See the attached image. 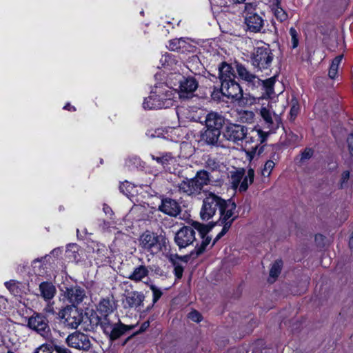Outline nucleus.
<instances>
[{"mask_svg": "<svg viewBox=\"0 0 353 353\" xmlns=\"http://www.w3.org/2000/svg\"><path fill=\"white\" fill-rule=\"evenodd\" d=\"M151 159L155 161L158 164L161 165L162 163V153H159L157 154H150Z\"/></svg>", "mask_w": 353, "mask_h": 353, "instance_id": "obj_56", "label": "nucleus"}, {"mask_svg": "<svg viewBox=\"0 0 353 353\" xmlns=\"http://www.w3.org/2000/svg\"><path fill=\"white\" fill-rule=\"evenodd\" d=\"M349 245L351 248H353V233L352 234L350 240H349Z\"/></svg>", "mask_w": 353, "mask_h": 353, "instance_id": "obj_64", "label": "nucleus"}, {"mask_svg": "<svg viewBox=\"0 0 353 353\" xmlns=\"http://www.w3.org/2000/svg\"><path fill=\"white\" fill-rule=\"evenodd\" d=\"M159 210L169 216H176L180 214L181 207L174 199L162 197Z\"/></svg>", "mask_w": 353, "mask_h": 353, "instance_id": "obj_21", "label": "nucleus"}, {"mask_svg": "<svg viewBox=\"0 0 353 353\" xmlns=\"http://www.w3.org/2000/svg\"><path fill=\"white\" fill-rule=\"evenodd\" d=\"M170 261L174 265V272L176 277L177 279L181 278L183 272V268L181 265L179 264L181 258L178 256H172L170 257Z\"/></svg>", "mask_w": 353, "mask_h": 353, "instance_id": "obj_40", "label": "nucleus"}, {"mask_svg": "<svg viewBox=\"0 0 353 353\" xmlns=\"http://www.w3.org/2000/svg\"><path fill=\"white\" fill-rule=\"evenodd\" d=\"M195 239V231L191 226L181 228L174 236L175 243L180 248L191 245Z\"/></svg>", "mask_w": 353, "mask_h": 353, "instance_id": "obj_17", "label": "nucleus"}, {"mask_svg": "<svg viewBox=\"0 0 353 353\" xmlns=\"http://www.w3.org/2000/svg\"><path fill=\"white\" fill-rule=\"evenodd\" d=\"M273 59L272 50L269 46L265 44L254 48L250 56L252 66L261 72L270 68Z\"/></svg>", "mask_w": 353, "mask_h": 353, "instance_id": "obj_7", "label": "nucleus"}, {"mask_svg": "<svg viewBox=\"0 0 353 353\" xmlns=\"http://www.w3.org/2000/svg\"><path fill=\"white\" fill-rule=\"evenodd\" d=\"M28 326L46 339L51 338L50 329L46 317L35 313L28 319Z\"/></svg>", "mask_w": 353, "mask_h": 353, "instance_id": "obj_10", "label": "nucleus"}, {"mask_svg": "<svg viewBox=\"0 0 353 353\" xmlns=\"http://www.w3.org/2000/svg\"><path fill=\"white\" fill-rule=\"evenodd\" d=\"M246 130L247 128L243 125L230 123L226 126L223 136L227 140L238 143L239 141H243L246 134Z\"/></svg>", "mask_w": 353, "mask_h": 353, "instance_id": "obj_20", "label": "nucleus"}, {"mask_svg": "<svg viewBox=\"0 0 353 353\" xmlns=\"http://www.w3.org/2000/svg\"><path fill=\"white\" fill-rule=\"evenodd\" d=\"M166 48L181 54L193 53L196 50V43L188 37L175 38L168 41Z\"/></svg>", "mask_w": 353, "mask_h": 353, "instance_id": "obj_11", "label": "nucleus"}, {"mask_svg": "<svg viewBox=\"0 0 353 353\" xmlns=\"http://www.w3.org/2000/svg\"><path fill=\"white\" fill-rule=\"evenodd\" d=\"M196 229L199 232V234L202 238V242L199 247L197 248V254L202 253L206 248V247L210 244L211 241V237L206 236L207 228L205 225L201 224H198V227Z\"/></svg>", "mask_w": 353, "mask_h": 353, "instance_id": "obj_32", "label": "nucleus"}, {"mask_svg": "<svg viewBox=\"0 0 353 353\" xmlns=\"http://www.w3.org/2000/svg\"><path fill=\"white\" fill-rule=\"evenodd\" d=\"M63 109L69 110V111H75L76 108L71 105L70 103H67L64 107Z\"/></svg>", "mask_w": 353, "mask_h": 353, "instance_id": "obj_63", "label": "nucleus"}, {"mask_svg": "<svg viewBox=\"0 0 353 353\" xmlns=\"http://www.w3.org/2000/svg\"><path fill=\"white\" fill-rule=\"evenodd\" d=\"M152 294H153V302L156 303L161 296L162 292L160 289H159L154 285H150V286Z\"/></svg>", "mask_w": 353, "mask_h": 353, "instance_id": "obj_48", "label": "nucleus"}, {"mask_svg": "<svg viewBox=\"0 0 353 353\" xmlns=\"http://www.w3.org/2000/svg\"><path fill=\"white\" fill-rule=\"evenodd\" d=\"M162 159L161 166L163 168L170 173H175L176 172L175 168L176 160L171 153H162Z\"/></svg>", "mask_w": 353, "mask_h": 353, "instance_id": "obj_28", "label": "nucleus"}, {"mask_svg": "<svg viewBox=\"0 0 353 353\" xmlns=\"http://www.w3.org/2000/svg\"><path fill=\"white\" fill-rule=\"evenodd\" d=\"M182 70H180L179 72L176 70H173V72H170L167 76V81L165 83V84H168L171 88H174V86H176L177 84H179V82H177V74H182Z\"/></svg>", "mask_w": 353, "mask_h": 353, "instance_id": "obj_42", "label": "nucleus"}, {"mask_svg": "<svg viewBox=\"0 0 353 353\" xmlns=\"http://www.w3.org/2000/svg\"><path fill=\"white\" fill-rule=\"evenodd\" d=\"M261 115L265 121L266 128L269 130V133L274 132L279 128L281 119L278 114L274 113L272 106L262 107Z\"/></svg>", "mask_w": 353, "mask_h": 353, "instance_id": "obj_16", "label": "nucleus"}, {"mask_svg": "<svg viewBox=\"0 0 353 353\" xmlns=\"http://www.w3.org/2000/svg\"><path fill=\"white\" fill-rule=\"evenodd\" d=\"M282 268V261L281 260L276 261L272 265L270 271L269 282L272 283L279 275Z\"/></svg>", "mask_w": 353, "mask_h": 353, "instance_id": "obj_39", "label": "nucleus"}, {"mask_svg": "<svg viewBox=\"0 0 353 353\" xmlns=\"http://www.w3.org/2000/svg\"><path fill=\"white\" fill-rule=\"evenodd\" d=\"M313 154L312 150L306 148L301 154V160L304 161L310 159Z\"/></svg>", "mask_w": 353, "mask_h": 353, "instance_id": "obj_53", "label": "nucleus"}, {"mask_svg": "<svg viewBox=\"0 0 353 353\" xmlns=\"http://www.w3.org/2000/svg\"><path fill=\"white\" fill-rule=\"evenodd\" d=\"M220 94H221V90H219L214 89L212 93V97L213 99H219Z\"/></svg>", "mask_w": 353, "mask_h": 353, "instance_id": "obj_61", "label": "nucleus"}, {"mask_svg": "<svg viewBox=\"0 0 353 353\" xmlns=\"http://www.w3.org/2000/svg\"><path fill=\"white\" fill-rule=\"evenodd\" d=\"M290 34L291 36L292 46L296 48L299 45L298 32L294 28L290 29Z\"/></svg>", "mask_w": 353, "mask_h": 353, "instance_id": "obj_47", "label": "nucleus"}, {"mask_svg": "<svg viewBox=\"0 0 353 353\" xmlns=\"http://www.w3.org/2000/svg\"><path fill=\"white\" fill-rule=\"evenodd\" d=\"M221 131L207 129L201 135V141L210 147H219Z\"/></svg>", "mask_w": 353, "mask_h": 353, "instance_id": "obj_23", "label": "nucleus"}, {"mask_svg": "<svg viewBox=\"0 0 353 353\" xmlns=\"http://www.w3.org/2000/svg\"><path fill=\"white\" fill-rule=\"evenodd\" d=\"M342 54L336 56L331 63L328 71V76L331 79H335L337 77L339 65L343 60Z\"/></svg>", "mask_w": 353, "mask_h": 353, "instance_id": "obj_36", "label": "nucleus"}, {"mask_svg": "<svg viewBox=\"0 0 353 353\" xmlns=\"http://www.w3.org/2000/svg\"><path fill=\"white\" fill-rule=\"evenodd\" d=\"M210 181L209 174L205 170L197 172L196 176L192 179H185L179 183L176 188L180 193L187 196H196L199 195L203 187Z\"/></svg>", "mask_w": 353, "mask_h": 353, "instance_id": "obj_4", "label": "nucleus"}, {"mask_svg": "<svg viewBox=\"0 0 353 353\" xmlns=\"http://www.w3.org/2000/svg\"><path fill=\"white\" fill-rule=\"evenodd\" d=\"M274 166L275 163L272 160L267 161L261 170L262 176L264 177H269Z\"/></svg>", "mask_w": 353, "mask_h": 353, "instance_id": "obj_46", "label": "nucleus"}, {"mask_svg": "<svg viewBox=\"0 0 353 353\" xmlns=\"http://www.w3.org/2000/svg\"><path fill=\"white\" fill-rule=\"evenodd\" d=\"M52 347L43 344L37 349L34 353H52Z\"/></svg>", "mask_w": 353, "mask_h": 353, "instance_id": "obj_52", "label": "nucleus"}, {"mask_svg": "<svg viewBox=\"0 0 353 353\" xmlns=\"http://www.w3.org/2000/svg\"><path fill=\"white\" fill-rule=\"evenodd\" d=\"M160 239L156 234L146 231L140 236V245L151 253H157L161 250Z\"/></svg>", "mask_w": 353, "mask_h": 353, "instance_id": "obj_14", "label": "nucleus"}, {"mask_svg": "<svg viewBox=\"0 0 353 353\" xmlns=\"http://www.w3.org/2000/svg\"><path fill=\"white\" fill-rule=\"evenodd\" d=\"M49 254H46V256L34 259L32 263V266L34 270V274L42 276L46 273V263L47 261V259L49 258Z\"/></svg>", "mask_w": 353, "mask_h": 353, "instance_id": "obj_31", "label": "nucleus"}, {"mask_svg": "<svg viewBox=\"0 0 353 353\" xmlns=\"http://www.w3.org/2000/svg\"><path fill=\"white\" fill-rule=\"evenodd\" d=\"M188 318L190 320L197 323L201 321V315L196 310L190 312L188 314Z\"/></svg>", "mask_w": 353, "mask_h": 353, "instance_id": "obj_51", "label": "nucleus"}, {"mask_svg": "<svg viewBox=\"0 0 353 353\" xmlns=\"http://www.w3.org/2000/svg\"><path fill=\"white\" fill-rule=\"evenodd\" d=\"M94 259L97 264H103L108 262V250L101 245L94 252Z\"/></svg>", "mask_w": 353, "mask_h": 353, "instance_id": "obj_33", "label": "nucleus"}, {"mask_svg": "<svg viewBox=\"0 0 353 353\" xmlns=\"http://www.w3.org/2000/svg\"><path fill=\"white\" fill-rule=\"evenodd\" d=\"M121 192H122L126 196H132L134 194L133 190L135 188L134 184L125 181L122 183L119 187Z\"/></svg>", "mask_w": 353, "mask_h": 353, "instance_id": "obj_45", "label": "nucleus"}, {"mask_svg": "<svg viewBox=\"0 0 353 353\" xmlns=\"http://www.w3.org/2000/svg\"><path fill=\"white\" fill-rule=\"evenodd\" d=\"M254 114L252 111H244L241 115V119L246 123H252L254 120Z\"/></svg>", "mask_w": 353, "mask_h": 353, "instance_id": "obj_49", "label": "nucleus"}, {"mask_svg": "<svg viewBox=\"0 0 353 353\" xmlns=\"http://www.w3.org/2000/svg\"><path fill=\"white\" fill-rule=\"evenodd\" d=\"M243 171H236L231 175V184L234 190H239L241 181L243 178Z\"/></svg>", "mask_w": 353, "mask_h": 353, "instance_id": "obj_41", "label": "nucleus"}, {"mask_svg": "<svg viewBox=\"0 0 353 353\" xmlns=\"http://www.w3.org/2000/svg\"><path fill=\"white\" fill-rule=\"evenodd\" d=\"M7 303V299L3 296H0V310L6 309Z\"/></svg>", "mask_w": 353, "mask_h": 353, "instance_id": "obj_58", "label": "nucleus"}, {"mask_svg": "<svg viewBox=\"0 0 353 353\" xmlns=\"http://www.w3.org/2000/svg\"><path fill=\"white\" fill-rule=\"evenodd\" d=\"M116 309V305L112 298L102 299L97 306V311L100 314L99 317L111 315Z\"/></svg>", "mask_w": 353, "mask_h": 353, "instance_id": "obj_25", "label": "nucleus"}, {"mask_svg": "<svg viewBox=\"0 0 353 353\" xmlns=\"http://www.w3.org/2000/svg\"><path fill=\"white\" fill-rule=\"evenodd\" d=\"M61 322L65 327L76 329L83 321V314L74 306H67L59 312Z\"/></svg>", "mask_w": 353, "mask_h": 353, "instance_id": "obj_9", "label": "nucleus"}, {"mask_svg": "<svg viewBox=\"0 0 353 353\" xmlns=\"http://www.w3.org/2000/svg\"><path fill=\"white\" fill-rule=\"evenodd\" d=\"M5 286L6 288L14 296H17L19 294V283H18L15 280H10L9 281L5 282Z\"/></svg>", "mask_w": 353, "mask_h": 353, "instance_id": "obj_44", "label": "nucleus"}, {"mask_svg": "<svg viewBox=\"0 0 353 353\" xmlns=\"http://www.w3.org/2000/svg\"><path fill=\"white\" fill-rule=\"evenodd\" d=\"M68 346L82 350H88L91 347L89 336L81 332H74L70 334L67 339Z\"/></svg>", "mask_w": 353, "mask_h": 353, "instance_id": "obj_18", "label": "nucleus"}, {"mask_svg": "<svg viewBox=\"0 0 353 353\" xmlns=\"http://www.w3.org/2000/svg\"><path fill=\"white\" fill-rule=\"evenodd\" d=\"M269 132H265L259 128H248L246 134L243 138L245 148L247 154L250 158H253L256 154L259 155L263 151L261 145L265 141Z\"/></svg>", "mask_w": 353, "mask_h": 353, "instance_id": "obj_5", "label": "nucleus"}, {"mask_svg": "<svg viewBox=\"0 0 353 353\" xmlns=\"http://www.w3.org/2000/svg\"><path fill=\"white\" fill-rule=\"evenodd\" d=\"M219 210L220 212L219 225H223L221 231L216 235L213 241V245L224 236L231 227L235 216L234 213L236 210V204L230 199L224 200L219 196L210 193L204 199L200 212L202 220L208 221Z\"/></svg>", "mask_w": 353, "mask_h": 353, "instance_id": "obj_1", "label": "nucleus"}, {"mask_svg": "<svg viewBox=\"0 0 353 353\" xmlns=\"http://www.w3.org/2000/svg\"><path fill=\"white\" fill-rule=\"evenodd\" d=\"M64 298H65L72 306L78 305L83 301L85 294L83 288L79 286H72L66 288L63 291Z\"/></svg>", "mask_w": 353, "mask_h": 353, "instance_id": "obj_22", "label": "nucleus"}, {"mask_svg": "<svg viewBox=\"0 0 353 353\" xmlns=\"http://www.w3.org/2000/svg\"><path fill=\"white\" fill-rule=\"evenodd\" d=\"M61 252L62 250L61 249V248H57L51 251L50 254L49 256L50 257L51 256L54 257H58L61 254Z\"/></svg>", "mask_w": 353, "mask_h": 353, "instance_id": "obj_57", "label": "nucleus"}, {"mask_svg": "<svg viewBox=\"0 0 353 353\" xmlns=\"http://www.w3.org/2000/svg\"><path fill=\"white\" fill-rule=\"evenodd\" d=\"M150 326V322L149 321H145L142 323V325L140 327L139 330L137 333H141L146 330L148 327Z\"/></svg>", "mask_w": 353, "mask_h": 353, "instance_id": "obj_60", "label": "nucleus"}, {"mask_svg": "<svg viewBox=\"0 0 353 353\" xmlns=\"http://www.w3.org/2000/svg\"><path fill=\"white\" fill-rule=\"evenodd\" d=\"M176 114L180 123L185 125V123L188 121L202 123L205 112L196 106H181L176 109Z\"/></svg>", "mask_w": 353, "mask_h": 353, "instance_id": "obj_8", "label": "nucleus"}, {"mask_svg": "<svg viewBox=\"0 0 353 353\" xmlns=\"http://www.w3.org/2000/svg\"><path fill=\"white\" fill-rule=\"evenodd\" d=\"M350 178V172L349 171H345L343 172L341 176V188L344 187V184L348 181Z\"/></svg>", "mask_w": 353, "mask_h": 353, "instance_id": "obj_55", "label": "nucleus"}, {"mask_svg": "<svg viewBox=\"0 0 353 353\" xmlns=\"http://www.w3.org/2000/svg\"><path fill=\"white\" fill-rule=\"evenodd\" d=\"M143 301V296L137 292L128 294L125 298V304L130 307H137L140 306Z\"/></svg>", "mask_w": 353, "mask_h": 353, "instance_id": "obj_34", "label": "nucleus"}, {"mask_svg": "<svg viewBox=\"0 0 353 353\" xmlns=\"http://www.w3.org/2000/svg\"><path fill=\"white\" fill-rule=\"evenodd\" d=\"M236 72L239 77L247 82L249 86L261 88L263 99H271L275 95L274 86L276 83V77L261 80L241 64L236 65Z\"/></svg>", "mask_w": 353, "mask_h": 353, "instance_id": "obj_3", "label": "nucleus"}, {"mask_svg": "<svg viewBox=\"0 0 353 353\" xmlns=\"http://www.w3.org/2000/svg\"><path fill=\"white\" fill-rule=\"evenodd\" d=\"M149 270L145 265H139L134 269L128 278L131 281L139 282L148 276Z\"/></svg>", "mask_w": 353, "mask_h": 353, "instance_id": "obj_29", "label": "nucleus"}, {"mask_svg": "<svg viewBox=\"0 0 353 353\" xmlns=\"http://www.w3.org/2000/svg\"><path fill=\"white\" fill-rule=\"evenodd\" d=\"M141 160L137 156H130L125 160V165L129 168H134L141 166Z\"/></svg>", "mask_w": 353, "mask_h": 353, "instance_id": "obj_43", "label": "nucleus"}, {"mask_svg": "<svg viewBox=\"0 0 353 353\" xmlns=\"http://www.w3.org/2000/svg\"><path fill=\"white\" fill-rule=\"evenodd\" d=\"M79 247L76 243H70L67 245L65 251L66 258L72 262H77L79 260Z\"/></svg>", "mask_w": 353, "mask_h": 353, "instance_id": "obj_35", "label": "nucleus"}, {"mask_svg": "<svg viewBox=\"0 0 353 353\" xmlns=\"http://www.w3.org/2000/svg\"><path fill=\"white\" fill-rule=\"evenodd\" d=\"M179 130V128H168L165 130H163V133H161L160 130H158L155 132V136L158 137H161L163 139L170 140L172 141H177L178 140L175 138V136Z\"/></svg>", "mask_w": 353, "mask_h": 353, "instance_id": "obj_38", "label": "nucleus"}, {"mask_svg": "<svg viewBox=\"0 0 353 353\" xmlns=\"http://www.w3.org/2000/svg\"><path fill=\"white\" fill-rule=\"evenodd\" d=\"M221 92V95L233 101H239L243 98V90L235 80L222 83Z\"/></svg>", "mask_w": 353, "mask_h": 353, "instance_id": "obj_15", "label": "nucleus"}, {"mask_svg": "<svg viewBox=\"0 0 353 353\" xmlns=\"http://www.w3.org/2000/svg\"><path fill=\"white\" fill-rule=\"evenodd\" d=\"M298 110H299V108L295 105H293L290 110L291 117H296L297 115Z\"/></svg>", "mask_w": 353, "mask_h": 353, "instance_id": "obj_62", "label": "nucleus"}, {"mask_svg": "<svg viewBox=\"0 0 353 353\" xmlns=\"http://www.w3.org/2000/svg\"><path fill=\"white\" fill-rule=\"evenodd\" d=\"M178 97L176 89L163 82L156 83L150 95L144 98L142 107L144 110H159L172 106Z\"/></svg>", "mask_w": 353, "mask_h": 353, "instance_id": "obj_2", "label": "nucleus"}, {"mask_svg": "<svg viewBox=\"0 0 353 353\" xmlns=\"http://www.w3.org/2000/svg\"><path fill=\"white\" fill-rule=\"evenodd\" d=\"M177 82H179L178 97L180 98L191 97L198 88V82L193 77L185 78L182 74H177Z\"/></svg>", "mask_w": 353, "mask_h": 353, "instance_id": "obj_13", "label": "nucleus"}, {"mask_svg": "<svg viewBox=\"0 0 353 353\" xmlns=\"http://www.w3.org/2000/svg\"><path fill=\"white\" fill-rule=\"evenodd\" d=\"M205 124L207 129L216 130L221 131V129L224 124V117L214 112L208 113L206 116H204Z\"/></svg>", "mask_w": 353, "mask_h": 353, "instance_id": "obj_24", "label": "nucleus"}, {"mask_svg": "<svg viewBox=\"0 0 353 353\" xmlns=\"http://www.w3.org/2000/svg\"><path fill=\"white\" fill-rule=\"evenodd\" d=\"M254 178V171L252 168H249L247 171L246 174L241 181V185H239V192H245L250 184L252 183Z\"/></svg>", "mask_w": 353, "mask_h": 353, "instance_id": "obj_37", "label": "nucleus"}, {"mask_svg": "<svg viewBox=\"0 0 353 353\" xmlns=\"http://www.w3.org/2000/svg\"><path fill=\"white\" fill-rule=\"evenodd\" d=\"M39 292L41 297L46 301H49L54 297L57 289L51 282L43 281L39 284Z\"/></svg>", "mask_w": 353, "mask_h": 353, "instance_id": "obj_27", "label": "nucleus"}, {"mask_svg": "<svg viewBox=\"0 0 353 353\" xmlns=\"http://www.w3.org/2000/svg\"><path fill=\"white\" fill-rule=\"evenodd\" d=\"M253 8L252 3H246L245 6V11L246 16L245 18V23L247 29L252 32H259L261 31L264 25V20L261 16L257 13L251 11Z\"/></svg>", "mask_w": 353, "mask_h": 353, "instance_id": "obj_12", "label": "nucleus"}, {"mask_svg": "<svg viewBox=\"0 0 353 353\" xmlns=\"http://www.w3.org/2000/svg\"><path fill=\"white\" fill-rule=\"evenodd\" d=\"M206 165L208 168L216 170L219 167V162L214 158H208L206 161Z\"/></svg>", "mask_w": 353, "mask_h": 353, "instance_id": "obj_50", "label": "nucleus"}, {"mask_svg": "<svg viewBox=\"0 0 353 353\" xmlns=\"http://www.w3.org/2000/svg\"><path fill=\"white\" fill-rule=\"evenodd\" d=\"M160 63L161 68L166 70H176L178 72L182 70V73H185L186 70H190L192 72V70L188 65H183L181 61L176 59L174 55L168 52L162 55L160 59Z\"/></svg>", "mask_w": 353, "mask_h": 353, "instance_id": "obj_19", "label": "nucleus"}, {"mask_svg": "<svg viewBox=\"0 0 353 353\" xmlns=\"http://www.w3.org/2000/svg\"><path fill=\"white\" fill-rule=\"evenodd\" d=\"M95 323L100 324L103 332L111 340L117 339L127 331L131 330L135 327V325H125L121 323L120 320L116 316H114V319H112L110 315L97 317Z\"/></svg>", "mask_w": 353, "mask_h": 353, "instance_id": "obj_6", "label": "nucleus"}, {"mask_svg": "<svg viewBox=\"0 0 353 353\" xmlns=\"http://www.w3.org/2000/svg\"><path fill=\"white\" fill-rule=\"evenodd\" d=\"M219 77L221 83L235 80L236 74L231 65L225 62L219 67Z\"/></svg>", "mask_w": 353, "mask_h": 353, "instance_id": "obj_26", "label": "nucleus"}, {"mask_svg": "<svg viewBox=\"0 0 353 353\" xmlns=\"http://www.w3.org/2000/svg\"><path fill=\"white\" fill-rule=\"evenodd\" d=\"M347 143L350 153L353 156V134H350L347 139Z\"/></svg>", "mask_w": 353, "mask_h": 353, "instance_id": "obj_54", "label": "nucleus"}, {"mask_svg": "<svg viewBox=\"0 0 353 353\" xmlns=\"http://www.w3.org/2000/svg\"><path fill=\"white\" fill-rule=\"evenodd\" d=\"M103 210L106 215H109L110 216H111L113 214L112 209L106 204L103 205Z\"/></svg>", "mask_w": 353, "mask_h": 353, "instance_id": "obj_59", "label": "nucleus"}, {"mask_svg": "<svg viewBox=\"0 0 353 353\" xmlns=\"http://www.w3.org/2000/svg\"><path fill=\"white\" fill-rule=\"evenodd\" d=\"M280 5L281 0H273L272 11L276 19L278 21L283 22L288 19V16L286 12L281 7Z\"/></svg>", "mask_w": 353, "mask_h": 353, "instance_id": "obj_30", "label": "nucleus"}]
</instances>
